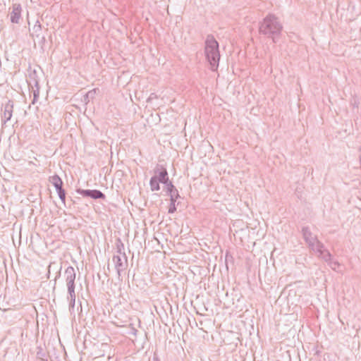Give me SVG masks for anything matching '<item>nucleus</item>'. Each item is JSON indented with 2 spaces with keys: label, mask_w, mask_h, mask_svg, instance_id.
<instances>
[{
  "label": "nucleus",
  "mask_w": 361,
  "mask_h": 361,
  "mask_svg": "<svg viewBox=\"0 0 361 361\" xmlns=\"http://www.w3.org/2000/svg\"><path fill=\"white\" fill-rule=\"evenodd\" d=\"M205 56L212 71H216L219 66L220 54L219 44L213 37H208L206 40Z\"/></svg>",
  "instance_id": "f257e3e1"
},
{
  "label": "nucleus",
  "mask_w": 361,
  "mask_h": 361,
  "mask_svg": "<svg viewBox=\"0 0 361 361\" xmlns=\"http://www.w3.org/2000/svg\"><path fill=\"white\" fill-rule=\"evenodd\" d=\"M302 235L305 242L309 247L317 254H322V251L325 248L323 243L317 240L315 235L312 234L310 228L305 227L302 228Z\"/></svg>",
  "instance_id": "f03ea898"
},
{
  "label": "nucleus",
  "mask_w": 361,
  "mask_h": 361,
  "mask_svg": "<svg viewBox=\"0 0 361 361\" xmlns=\"http://www.w3.org/2000/svg\"><path fill=\"white\" fill-rule=\"evenodd\" d=\"M123 245H118V255L113 257V262L115 265L118 275L120 276L121 273L126 269L127 266V257L125 252H121Z\"/></svg>",
  "instance_id": "7ed1b4c3"
},
{
  "label": "nucleus",
  "mask_w": 361,
  "mask_h": 361,
  "mask_svg": "<svg viewBox=\"0 0 361 361\" xmlns=\"http://www.w3.org/2000/svg\"><path fill=\"white\" fill-rule=\"evenodd\" d=\"M282 27L277 20L273 16L266 18L261 27V30L264 32L277 33L279 32Z\"/></svg>",
  "instance_id": "20e7f679"
},
{
  "label": "nucleus",
  "mask_w": 361,
  "mask_h": 361,
  "mask_svg": "<svg viewBox=\"0 0 361 361\" xmlns=\"http://www.w3.org/2000/svg\"><path fill=\"white\" fill-rule=\"evenodd\" d=\"M318 256L324 259L326 262L328 263L329 266L334 271H341L339 269V267H341V264L338 263V262L336 260H333L331 259V255L329 252L328 250L324 249L322 251V254H319Z\"/></svg>",
  "instance_id": "39448f33"
},
{
  "label": "nucleus",
  "mask_w": 361,
  "mask_h": 361,
  "mask_svg": "<svg viewBox=\"0 0 361 361\" xmlns=\"http://www.w3.org/2000/svg\"><path fill=\"white\" fill-rule=\"evenodd\" d=\"M77 193L83 196L91 197L94 200L97 199H104L105 195L98 190H84V189H78L76 190Z\"/></svg>",
  "instance_id": "423d86ee"
},
{
  "label": "nucleus",
  "mask_w": 361,
  "mask_h": 361,
  "mask_svg": "<svg viewBox=\"0 0 361 361\" xmlns=\"http://www.w3.org/2000/svg\"><path fill=\"white\" fill-rule=\"evenodd\" d=\"M155 176L153 177H157L158 180L161 183H166L169 180V176L167 170L164 168L161 165H157L154 170Z\"/></svg>",
  "instance_id": "0eeeda50"
},
{
  "label": "nucleus",
  "mask_w": 361,
  "mask_h": 361,
  "mask_svg": "<svg viewBox=\"0 0 361 361\" xmlns=\"http://www.w3.org/2000/svg\"><path fill=\"white\" fill-rule=\"evenodd\" d=\"M75 271L71 266L68 267L63 274L66 286L75 285Z\"/></svg>",
  "instance_id": "6e6552de"
},
{
  "label": "nucleus",
  "mask_w": 361,
  "mask_h": 361,
  "mask_svg": "<svg viewBox=\"0 0 361 361\" xmlns=\"http://www.w3.org/2000/svg\"><path fill=\"white\" fill-rule=\"evenodd\" d=\"M68 295L67 300L70 301V309L73 308L75 303V285L67 286Z\"/></svg>",
  "instance_id": "1a4fd4ad"
},
{
  "label": "nucleus",
  "mask_w": 361,
  "mask_h": 361,
  "mask_svg": "<svg viewBox=\"0 0 361 361\" xmlns=\"http://www.w3.org/2000/svg\"><path fill=\"white\" fill-rule=\"evenodd\" d=\"M50 182L54 186L56 192L62 189L63 181L58 175H54L50 178Z\"/></svg>",
  "instance_id": "9d476101"
},
{
  "label": "nucleus",
  "mask_w": 361,
  "mask_h": 361,
  "mask_svg": "<svg viewBox=\"0 0 361 361\" xmlns=\"http://www.w3.org/2000/svg\"><path fill=\"white\" fill-rule=\"evenodd\" d=\"M164 184L166 185L167 192H169V195H171V193H176V197H179L178 190L176 189V188L171 181L167 180L166 183H164Z\"/></svg>",
  "instance_id": "9b49d317"
},
{
  "label": "nucleus",
  "mask_w": 361,
  "mask_h": 361,
  "mask_svg": "<svg viewBox=\"0 0 361 361\" xmlns=\"http://www.w3.org/2000/svg\"><path fill=\"white\" fill-rule=\"evenodd\" d=\"M159 181L157 177H152L149 180V185L152 191H158L160 189Z\"/></svg>",
  "instance_id": "f8f14e48"
},
{
  "label": "nucleus",
  "mask_w": 361,
  "mask_h": 361,
  "mask_svg": "<svg viewBox=\"0 0 361 361\" xmlns=\"http://www.w3.org/2000/svg\"><path fill=\"white\" fill-rule=\"evenodd\" d=\"M170 195V200H171V204L169 208V213L172 214L176 210L175 202H176V200L178 199V197H176V193L175 194L171 193V195Z\"/></svg>",
  "instance_id": "ddd939ff"
},
{
  "label": "nucleus",
  "mask_w": 361,
  "mask_h": 361,
  "mask_svg": "<svg viewBox=\"0 0 361 361\" xmlns=\"http://www.w3.org/2000/svg\"><path fill=\"white\" fill-rule=\"evenodd\" d=\"M20 18V10L16 8V11L14 12V15L11 16V20L13 23H17Z\"/></svg>",
  "instance_id": "4468645a"
},
{
  "label": "nucleus",
  "mask_w": 361,
  "mask_h": 361,
  "mask_svg": "<svg viewBox=\"0 0 361 361\" xmlns=\"http://www.w3.org/2000/svg\"><path fill=\"white\" fill-rule=\"evenodd\" d=\"M57 193H58V195H59V197L60 198V200L63 202H65V198H66L65 190L62 188L60 190H58Z\"/></svg>",
  "instance_id": "2eb2a0df"
},
{
  "label": "nucleus",
  "mask_w": 361,
  "mask_h": 361,
  "mask_svg": "<svg viewBox=\"0 0 361 361\" xmlns=\"http://www.w3.org/2000/svg\"><path fill=\"white\" fill-rule=\"evenodd\" d=\"M4 116H1L2 122L6 124L11 118L13 114H4Z\"/></svg>",
  "instance_id": "dca6fc26"
},
{
  "label": "nucleus",
  "mask_w": 361,
  "mask_h": 361,
  "mask_svg": "<svg viewBox=\"0 0 361 361\" xmlns=\"http://www.w3.org/2000/svg\"><path fill=\"white\" fill-rule=\"evenodd\" d=\"M155 116H157V119L159 121L160 120L159 114H155Z\"/></svg>",
  "instance_id": "f3484780"
}]
</instances>
